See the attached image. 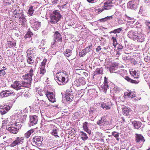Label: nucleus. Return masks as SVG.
<instances>
[{
	"label": "nucleus",
	"instance_id": "obj_1",
	"mask_svg": "<svg viewBox=\"0 0 150 150\" xmlns=\"http://www.w3.org/2000/svg\"><path fill=\"white\" fill-rule=\"evenodd\" d=\"M57 82L59 85L66 84L68 81V73L65 71H59L56 75Z\"/></svg>",
	"mask_w": 150,
	"mask_h": 150
},
{
	"label": "nucleus",
	"instance_id": "obj_2",
	"mask_svg": "<svg viewBox=\"0 0 150 150\" xmlns=\"http://www.w3.org/2000/svg\"><path fill=\"white\" fill-rule=\"evenodd\" d=\"M128 36L129 38H133L140 42H143L144 39V34L137 31L134 32L132 30L129 31L128 32Z\"/></svg>",
	"mask_w": 150,
	"mask_h": 150
},
{
	"label": "nucleus",
	"instance_id": "obj_3",
	"mask_svg": "<svg viewBox=\"0 0 150 150\" xmlns=\"http://www.w3.org/2000/svg\"><path fill=\"white\" fill-rule=\"evenodd\" d=\"M50 17V22L51 24H55L59 21L62 17V16L59 12V11L56 10L53 11Z\"/></svg>",
	"mask_w": 150,
	"mask_h": 150
},
{
	"label": "nucleus",
	"instance_id": "obj_4",
	"mask_svg": "<svg viewBox=\"0 0 150 150\" xmlns=\"http://www.w3.org/2000/svg\"><path fill=\"white\" fill-rule=\"evenodd\" d=\"M73 93L71 89H68L65 94V98L67 101L69 102L72 101L74 97Z\"/></svg>",
	"mask_w": 150,
	"mask_h": 150
},
{
	"label": "nucleus",
	"instance_id": "obj_5",
	"mask_svg": "<svg viewBox=\"0 0 150 150\" xmlns=\"http://www.w3.org/2000/svg\"><path fill=\"white\" fill-rule=\"evenodd\" d=\"M24 139V137H17L16 139L11 143L10 146L14 147L19 144H22L23 141Z\"/></svg>",
	"mask_w": 150,
	"mask_h": 150
},
{
	"label": "nucleus",
	"instance_id": "obj_6",
	"mask_svg": "<svg viewBox=\"0 0 150 150\" xmlns=\"http://www.w3.org/2000/svg\"><path fill=\"white\" fill-rule=\"evenodd\" d=\"M33 143L38 146H40L42 144V139L41 137H35L33 139Z\"/></svg>",
	"mask_w": 150,
	"mask_h": 150
},
{
	"label": "nucleus",
	"instance_id": "obj_7",
	"mask_svg": "<svg viewBox=\"0 0 150 150\" xmlns=\"http://www.w3.org/2000/svg\"><path fill=\"white\" fill-rule=\"evenodd\" d=\"M91 124V123L86 122L83 124V130L87 132L88 134L91 133V130L90 129Z\"/></svg>",
	"mask_w": 150,
	"mask_h": 150
},
{
	"label": "nucleus",
	"instance_id": "obj_8",
	"mask_svg": "<svg viewBox=\"0 0 150 150\" xmlns=\"http://www.w3.org/2000/svg\"><path fill=\"white\" fill-rule=\"evenodd\" d=\"M11 108L10 106L8 105H4L0 106V113L2 115H4L7 113Z\"/></svg>",
	"mask_w": 150,
	"mask_h": 150
},
{
	"label": "nucleus",
	"instance_id": "obj_9",
	"mask_svg": "<svg viewBox=\"0 0 150 150\" xmlns=\"http://www.w3.org/2000/svg\"><path fill=\"white\" fill-rule=\"evenodd\" d=\"M38 120V117L36 115L30 116L29 122L30 126H32L37 124Z\"/></svg>",
	"mask_w": 150,
	"mask_h": 150
},
{
	"label": "nucleus",
	"instance_id": "obj_10",
	"mask_svg": "<svg viewBox=\"0 0 150 150\" xmlns=\"http://www.w3.org/2000/svg\"><path fill=\"white\" fill-rule=\"evenodd\" d=\"M45 95L49 100L51 102L54 103L56 101L54 98V95L52 92L47 91Z\"/></svg>",
	"mask_w": 150,
	"mask_h": 150
},
{
	"label": "nucleus",
	"instance_id": "obj_11",
	"mask_svg": "<svg viewBox=\"0 0 150 150\" xmlns=\"http://www.w3.org/2000/svg\"><path fill=\"white\" fill-rule=\"evenodd\" d=\"M11 86L13 88L16 90H18L23 88V86L21 82L19 81H15Z\"/></svg>",
	"mask_w": 150,
	"mask_h": 150
},
{
	"label": "nucleus",
	"instance_id": "obj_12",
	"mask_svg": "<svg viewBox=\"0 0 150 150\" xmlns=\"http://www.w3.org/2000/svg\"><path fill=\"white\" fill-rule=\"evenodd\" d=\"M6 129L7 130L9 131L10 132L13 134H16L18 131V128L12 126H7Z\"/></svg>",
	"mask_w": 150,
	"mask_h": 150
},
{
	"label": "nucleus",
	"instance_id": "obj_13",
	"mask_svg": "<svg viewBox=\"0 0 150 150\" xmlns=\"http://www.w3.org/2000/svg\"><path fill=\"white\" fill-rule=\"evenodd\" d=\"M54 40L55 42L57 41L61 42L62 41V37L59 32L57 31L55 32Z\"/></svg>",
	"mask_w": 150,
	"mask_h": 150
},
{
	"label": "nucleus",
	"instance_id": "obj_14",
	"mask_svg": "<svg viewBox=\"0 0 150 150\" xmlns=\"http://www.w3.org/2000/svg\"><path fill=\"white\" fill-rule=\"evenodd\" d=\"M41 23L38 21L34 22L31 25V27L35 31H36L39 29Z\"/></svg>",
	"mask_w": 150,
	"mask_h": 150
},
{
	"label": "nucleus",
	"instance_id": "obj_15",
	"mask_svg": "<svg viewBox=\"0 0 150 150\" xmlns=\"http://www.w3.org/2000/svg\"><path fill=\"white\" fill-rule=\"evenodd\" d=\"M114 1V0H108L106 2L104 3V6L105 9H111L112 5L111 4L113 3L112 2Z\"/></svg>",
	"mask_w": 150,
	"mask_h": 150
},
{
	"label": "nucleus",
	"instance_id": "obj_16",
	"mask_svg": "<svg viewBox=\"0 0 150 150\" xmlns=\"http://www.w3.org/2000/svg\"><path fill=\"white\" fill-rule=\"evenodd\" d=\"M105 117L104 116L100 120H99L97 122V124L100 126H103L105 125H107V122L106 121Z\"/></svg>",
	"mask_w": 150,
	"mask_h": 150
},
{
	"label": "nucleus",
	"instance_id": "obj_17",
	"mask_svg": "<svg viewBox=\"0 0 150 150\" xmlns=\"http://www.w3.org/2000/svg\"><path fill=\"white\" fill-rule=\"evenodd\" d=\"M50 126L52 127L53 128L52 131L50 132V133L53 135H54L55 137H59V136L57 134L58 130V129L54 126L53 125H51Z\"/></svg>",
	"mask_w": 150,
	"mask_h": 150
},
{
	"label": "nucleus",
	"instance_id": "obj_18",
	"mask_svg": "<svg viewBox=\"0 0 150 150\" xmlns=\"http://www.w3.org/2000/svg\"><path fill=\"white\" fill-rule=\"evenodd\" d=\"M136 141L137 142H143L145 141L144 137L141 134H136Z\"/></svg>",
	"mask_w": 150,
	"mask_h": 150
},
{
	"label": "nucleus",
	"instance_id": "obj_19",
	"mask_svg": "<svg viewBox=\"0 0 150 150\" xmlns=\"http://www.w3.org/2000/svg\"><path fill=\"white\" fill-rule=\"evenodd\" d=\"M107 79L105 77L104 78V81L103 84L101 86V88L103 90V91L105 93H106V91L108 88V85L107 82Z\"/></svg>",
	"mask_w": 150,
	"mask_h": 150
},
{
	"label": "nucleus",
	"instance_id": "obj_20",
	"mask_svg": "<svg viewBox=\"0 0 150 150\" xmlns=\"http://www.w3.org/2000/svg\"><path fill=\"white\" fill-rule=\"evenodd\" d=\"M10 91L6 90L0 93V95L2 97H6L11 95L12 93L10 92Z\"/></svg>",
	"mask_w": 150,
	"mask_h": 150
},
{
	"label": "nucleus",
	"instance_id": "obj_21",
	"mask_svg": "<svg viewBox=\"0 0 150 150\" xmlns=\"http://www.w3.org/2000/svg\"><path fill=\"white\" fill-rule=\"evenodd\" d=\"M76 82L77 83V84H76L77 86H79L80 85H83L85 84L86 83L85 79L84 78H79L76 81Z\"/></svg>",
	"mask_w": 150,
	"mask_h": 150
},
{
	"label": "nucleus",
	"instance_id": "obj_22",
	"mask_svg": "<svg viewBox=\"0 0 150 150\" xmlns=\"http://www.w3.org/2000/svg\"><path fill=\"white\" fill-rule=\"evenodd\" d=\"M103 72V68L101 67L100 68H97L93 74V76L98 74H102Z\"/></svg>",
	"mask_w": 150,
	"mask_h": 150
},
{
	"label": "nucleus",
	"instance_id": "obj_23",
	"mask_svg": "<svg viewBox=\"0 0 150 150\" xmlns=\"http://www.w3.org/2000/svg\"><path fill=\"white\" fill-rule=\"evenodd\" d=\"M124 78L128 82H130L132 83L137 84H138L139 82L138 81H137L136 80L132 79L127 76H125Z\"/></svg>",
	"mask_w": 150,
	"mask_h": 150
},
{
	"label": "nucleus",
	"instance_id": "obj_24",
	"mask_svg": "<svg viewBox=\"0 0 150 150\" xmlns=\"http://www.w3.org/2000/svg\"><path fill=\"white\" fill-rule=\"evenodd\" d=\"M122 112L124 115H129V113L131 111V109L127 107H124L122 109Z\"/></svg>",
	"mask_w": 150,
	"mask_h": 150
},
{
	"label": "nucleus",
	"instance_id": "obj_25",
	"mask_svg": "<svg viewBox=\"0 0 150 150\" xmlns=\"http://www.w3.org/2000/svg\"><path fill=\"white\" fill-rule=\"evenodd\" d=\"M117 65H116L115 64H112V65L110 67V72L112 73H115V72H116V70L117 69Z\"/></svg>",
	"mask_w": 150,
	"mask_h": 150
},
{
	"label": "nucleus",
	"instance_id": "obj_26",
	"mask_svg": "<svg viewBox=\"0 0 150 150\" xmlns=\"http://www.w3.org/2000/svg\"><path fill=\"white\" fill-rule=\"evenodd\" d=\"M35 50L33 49H28L26 52L27 53L28 57H33V55L34 54Z\"/></svg>",
	"mask_w": 150,
	"mask_h": 150
},
{
	"label": "nucleus",
	"instance_id": "obj_27",
	"mask_svg": "<svg viewBox=\"0 0 150 150\" xmlns=\"http://www.w3.org/2000/svg\"><path fill=\"white\" fill-rule=\"evenodd\" d=\"M32 76L28 74H26L25 76H23L24 80L29 82H31L32 80Z\"/></svg>",
	"mask_w": 150,
	"mask_h": 150
},
{
	"label": "nucleus",
	"instance_id": "obj_28",
	"mask_svg": "<svg viewBox=\"0 0 150 150\" xmlns=\"http://www.w3.org/2000/svg\"><path fill=\"white\" fill-rule=\"evenodd\" d=\"M132 123L133 124L134 127L137 129L139 128L142 125V123L140 122L137 121H134Z\"/></svg>",
	"mask_w": 150,
	"mask_h": 150
},
{
	"label": "nucleus",
	"instance_id": "obj_29",
	"mask_svg": "<svg viewBox=\"0 0 150 150\" xmlns=\"http://www.w3.org/2000/svg\"><path fill=\"white\" fill-rule=\"evenodd\" d=\"M31 82H29L28 81H22L21 83L23 87H28L30 85Z\"/></svg>",
	"mask_w": 150,
	"mask_h": 150
},
{
	"label": "nucleus",
	"instance_id": "obj_30",
	"mask_svg": "<svg viewBox=\"0 0 150 150\" xmlns=\"http://www.w3.org/2000/svg\"><path fill=\"white\" fill-rule=\"evenodd\" d=\"M126 18L127 20V23L130 24H132L135 21V20L133 18L127 16H126Z\"/></svg>",
	"mask_w": 150,
	"mask_h": 150
},
{
	"label": "nucleus",
	"instance_id": "obj_31",
	"mask_svg": "<svg viewBox=\"0 0 150 150\" xmlns=\"http://www.w3.org/2000/svg\"><path fill=\"white\" fill-rule=\"evenodd\" d=\"M136 1H129L127 4V6L129 8L131 9H133L134 8L135 6V3Z\"/></svg>",
	"mask_w": 150,
	"mask_h": 150
},
{
	"label": "nucleus",
	"instance_id": "obj_32",
	"mask_svg": "<svg viewBox=\"0 0 150 150\" xmlns=\"http://www.w3.org/2000/svg\"><path fill=\"white\" fill-rule=\"evenodd\" d=\"M125 95L129 97L132 98L135 96V95L133 92H129L128 93H125Z\"/></svg>",
	"mask_w": 150,
	"mask_h": 150
},
{
	"label": "nucleus",
	"instance_id": "obj_33",
	"mask_svg": "<svg viewBox=\"0 0 150 150\" xmlns=\"http://www.w3.org/2000/svg\"><path fill=\"white\" fill-rule=\"evenodd\" d=\"M35 11V9L33 8V6H31L29 8V9L28 10V14L29 16H30L33 15V12Z\"/></svg>",
	"mask_w": 150,
	"mask_h": 150
},
{
	"label": "nucleus",
	"instance_id": "obj_34",
	"mask_svg": "<svg viewBox=\"0 0 150 150\" xmlns=\"http://www.w3.org/2000/svg\"><path fill=\"white\" fill-rule=\"evenodd\" d=\"M26 115H23V114H21L20 115L19 118V121L23 123L26 120Z\"/></svg>",
	"mask_w": 150,
	"mask_h": 150
},
{
	"label": "nucleus",
	"instance_id": "obj_35",
	"mask_svg": "<svg viewBox=\"0 0 150 150\" xmlns=\"http://www.w3.org/2000/svg\"><path fill=\"white\" fill-rule=\"evenodd\" d=\"M34 132L33 129H31L28 131L25 134V137L26 138H29L31 134L33 133Z\"/></svg>",
	"mask_w": 150,
	"mask_h": 150
},
{
	"label": "nucleus",
	"instance_id": "obj_36",
	"mask_svg": "<svg viewBox=\"0 0 150 150\" xmlns=\"http://www.w3.org/2000/svg\"><path fill=\"white\" fill-rule=\"evenodd\" d=\"M112 135L116 138L117 140V141L119 140V137L120 134L119 133L117 132H112Z\"/></svg>",
	"mask_w": 150,
	"mask_h": 150
},
{
	"label": "nucleus",
	"instance_id": "obj_37",
	"mask_svg": "<svg viewBox=\"0 0 150 150\" xmlns=\"http://www.w3.org/2000/svg\"><path fill=\"white\" fill-rule=\"evenodd\" d=\"M7 45L9 47L11 48L15 46L16 43L14 42L8 41Z\"/></svg>",
	"mask_w": 150,
	"mask_h": 150
},
{
	"label": "nucleus",
	"instance_id": "obj_38",
	"mask_svg": "<svg viewBox=\"0 0 150 150\" xmlns=\"http://www.w3.org/2000/svg\"><path fill=\"white\" fill-rule=\"evenodd\" d=\"M17 17L19 18L20 21L21 22H25L26 21L25 18V16H24L23 14L21 13V15L17 16Z\"/></svg>",
	"mask_w": 150,
	"mask_h": 150
},
{
	"label": "nucleus",
	"instance_id": "obj_39",
	"mask_svg": "<svg viewBox=\"0 0 150 150\" xmlns=\"http://www.w3.org/2000/svg\"><path fill=\"white\" fill-rule=\"evenodd\" d=\"M20 121L18 120H17L16 121V123H15V125L16 126V128H18V129L21 128V127L22 125H21V122H19L18 121Z\"/></svg>",
	"mask_w": 150,
	"mask_h": 150
},
{
	"label": "nucleus",
	"instance_id": "obj_40",
	"mask_svg": "<svg viewBox=\"0 0 150 150\" xmlns=\"http://www.w3.org/2000/svg\"><path fill=\"white\" fill-rule=\"evenodd\" d=\"M45 43V40L43 39L41 41V44L39 46V48L40 49L42 48L43 49V50L45 49V47H43V46H44Z\"/></svg>",
	"mask_w": 150,
	"mask_h": 150
},
{
	"label": "nucleus",
	"instance_id": "obj_41",
	"mask_svg": "<svg viewBox=\"0 0 150 150\" xmlns=\"http://www.w3.org/2000/svg\"><path fill=\"white\" fill-rule=\"evenodd\" d=\"M6 69L5 67H3L0 70V76H4L6 74L5 70Z\"/></svg>",
	"mask_w": 150,
	"mask_h": 150
},
{
	"label": "nucleus",
	"instance_id": "obj_42",
	"mask_svg": "<svg viewBox=\"0 0 150 150\" xmlns=\"http://www.w3.org/2000/svg\"><path fill=\"white\" fill-rule=\"evenodd\" d=\"M28 63L30 64H33L34 62V57H28L27 59Z\"/></svg>",
	"mask_w": 150,
	"mask_h": 150
},
{
	"label": "nucleus",
	"instance_id": "obj_43",
	"mask_svg": "<svg viewBox=\"0 0 150 150\" xmlns=\"http://www.w3.org/2000/svg\"><path fill=\"white\" fill-rule=\"evenodd\" d=\"M71 53L72 52L71 50L69 49H67L65 51L64 54L66 56L68 57L71 55Z\"/></svg>",
	"mask_w": 150,
	"mask_h": 150
},
{
	"label": "nucleus",
	"instance_id": "obj_44",
	"mask_svg": "<svg viewBox=\"0 0 150 150\" xmlns=\"http://www.w3.org/2000/svg\"><path fill=\"white\" fill-rule=\"evenodd\" d=\"M81 133L82 134L81 135V137L82 139L84 140H86L88 138V137L86 134L83 132Z\"/></svg>",
	"mask_w": 150,
	"mask_h": 150
},
{
	"label": "nucleus",
	"instance_id": "obj_45",
	"mask_svg": "<svg viewBox=\"0 0 150 150\" xmlns=\"http://www.w3.org/2000/svg\"><path fill=\"white\" fill-rule=\"evenodd\" d=\"M101 106L103 108L106 110L109 109L110 108V105L106 104H103Z\"/></svg>",
	"mask_w": 150,
	"mask_h": 150
},
{
	"label": "nucleus",
	"instance_id": "obj_46",
	"mask_svg": "<svg viewBox=\"0 0 150 150\" xmlns=\"http://www.w3.org/2000/svg\"><path fill=\"white\" fill-rule=\"evenodd\" d=\"M112 18V16H107L105 18L100 19V21L101 22H105L107 21L108 20H110Z\"/></svg>",
	"mask_w": 150,
	"mask_h": 150
},
{
	"label": "nucleus",
	"instance_id": "obj_47",
	"mask_svg": "<svg viewBox=\"0 0 150 150\" xmlns=\"http://www.w3.org/2000/svg\"><path fill=\"white\" fill-rule=\"evenodd\" d=\"M46 69L44 67H41L40 68V74L43 75L46 72Z\"/></svg>",
	"mask_w": 150,
	"mask_h": 150
},
{
	"label": "nucleus",
	"instance_id": "obj_48",
	"mask_svg": "<svg viewBox=\"0 0 150 150\" xmlns=\"http://www.w3.org/2000/svg\"><path fill=\"white\" fill-rule=\"evenodd\" d=\"M111 40H113V45L115 47L117 44V40L114 37H112Z\"/></svg>",
	"mask_w": 150,
	"mask_h": 150
},
{
	"label": "nucleus",
	"instance_id": "obj_49",
	"mask_svg": "<svg viewBox=\"0 0 150 150\" xmlns=\"http://www.w3.org/2000/svg\"><path fill=\"white\" fill-rule=\"evenodd\" d=\"M86 50L84 49L82 50L79 52V55L80 56H83L85 55L86 54Z\"/></svg>",
	"mask_w": 150,
	"mask_h": 150
},
{
	"label": "nucleus",
	"instance_id": "obj_50",
	"mask_svg": "<svg viewBox=\"0 0 150 150\" xmlns=\"http://www.w3.org/2000/svg\"><path fill=\"white\" fill-rule=\"evenodd\" d=\"M46 93V92L44 91H39L38 92V94L40 96H43L44 95H45Z\"/></svg>",
	"mask_w": 150,
	"mask_h": 150
},
{
	"label": "nucleus",
	"instance_id": "obj_51",
	"mask_svg": "<svg viewBox=\"0 0 150 150\" xmlns=\"http://www.w3.org/2000/svg\"><path fill=\"white\" fill-rule=\"evenodd\" d=\"M47 60L46 59H44L42 62L41 63V67H45V63L47 62Z\"/></svg>",
	"mask_w": 150,
	"mask_h": 150
},
{
	"label": "nucleus",
	"instance_id": "obj_52",
	"mask_svg": "<svg viewBox=\"0 0 150 150\" xmlns=\"http://www.w3.org/2000/svg\"><path fill=\"white\" fill-rule=\"evenodd\" d=\"M115 33H119L122 30V28H119L116 29H115Z\"/></svg>",
	"mask_w": 150,
	"mask_h": 150
},
{
	"label": "nucleus",
	"instance_id": "obj_53",
	"mask_svg": "<svg viewBox=\"0 0 150 150\" xmlns=\"http://www.w3.org/2000/svg\"><path fill=\"white\" fill-rule=\"evenodd\" d=\"M124 70H117L115 72V73H117L120 74L121 76L122 75V72H123Z\"/></svg>",
	"mask_w": 150,
	"mask_h": 150
},
{
	"label": "nucleus",
	"instance_id": "obj_54",
	"mask_svg": "<svg viewBox=\"0 0 150 150\" xmlns=\"http://www.w3.org/2000/svg\"><path fill=\"white\" fill-rule=\"evenodd\" d=\"M13 14H14V16H15V18L18 17L17 16H16H16L17 14H18V16H20V15H21V13H17V11H16V10H15V11L14 12Z\"/></svg>",
	"mask_w": 150,
	"mask_h": 150
},
{
	"label": "nucleus",
	"instance_id": "obj_55",
	"mask_svg": "<svg viewBox=\"0 0 150 150\" xmlns=\"http://www.w3.org/2000/svg\"><path fill=\"white\" fill-rule=\"evenodd\" d=\"M150 57H147L146 58H145L144 59L145 61L147 62H149L150 61Z\"/></svg>",
	"mask_w": 150,
	"mask_h": 150
},
{
	"label": "nucleus",
	"instance_id": "obj_56",
	"mask_svg": "<svg viewBox=\"0 0 150 150\" xmlns=\"http://www.w3.org/2000/svg\"><path fill=\"white\" fill-rule=\"evenodd\" d=\"M104 8H98V12L99 13H101L104 10V9H106L105 8L104 5ZM106 9L107 10V9Z\"/></svg>",
	"mask_w": 150,
	"mask_h": 150
},
{
	"label": "nucleus",
	"instance_id": "obj_57",
	"mask_svg": "<svg viewBox=\"0 0 150 150\" xmlns=\"http://www.w3.org/2000/svg\"><path fill=\"white\" fill-rule=\"evenodd\" d=\"M113 89L115 91H116V92H117V91H119L120 90V88H119L115 87L113 88Z\"/></svg>",
	"mask_w": 150,
	"mask_h": 150
},
{
	"label": "nucleus",
	"instance_id": "obj_58",
	"mask_svg": "<svg viewBox=\"0 0 150 150\" xmlns=\"http://www.w3.org/2000/svg\"><path fill=\"white\" fill-rule=\"evenodd\" d=\"M33 69H31L29 72V73L28 74H30V75H31V76H32L33 75Z\"/></svg>",
	"mask_w": 150,
	"mask_h": 150
},
{
	"label": "nucleus",
	"instance_id": "obj_59",
	"mask_svg": "<svg viewBox=\"0 0 150 150\" xmlns=\"http://www.w3.org/2000/svg\"><path fill=\"white\" fill-rule=\"evenodd\" d=\"M84 50H86V53L88 52L90 50V47H86L84 49Z\"/></svg>",
	"mask_w": 150,
	"mask_h": 150
},
{
	"label": "nucleus",
	"instance_id": "obj_60",
	"mask_svg": "<svg viewBox=\"0 0 150 150\" xmlns=\"http://www.w3.org/2000/svg\"><path fill=\"white\" fill-rule=\"evenodd\" d=\"M146 25L148 26V28L150 30V22H146Z\"/></svg>",
	"mask_w": 150,
	"mask_h": 150
},
{
	"label": "nucleus",
	"instance_id": "obj_61",
	"mask_svg": "<svg viewBox=\"0 0 150 150\" xmlns=\"http://www.w3.org/2000/svg\"><path fill=\"white\" fill-rule=\"evenodd\" d=\"M11 3V2H5L4 1V4L6 6H9L10 4Z\"/></svg>",
	"mask_w": 150,
	"mask_h": 150
},
{
	"label": "nucleus",
	"instance_id": "obj_62",
	"mask_svg": "<svg viewBox=\"0 0 150 150\" xmlns=\"http://www.w3.org/2000/svg\"><path fill=\"white\" fill-rule=\"evenodd\" d=\"M123 47V46L121 45L120 44L118 45V46L117 47V48H118V49L119 50H121L122 49Z\"/></svg>",
	"mask_w": 150,
	"mask_h": 150
},
{
	"label": "nucleus",
	"instance_id": "obj_63",
	"mask_svg": "<svg viewBox=\"0 0 150 150\" xmlns=\"http://www.w3.org/2000/svg\"><path fill=\"white\" fill-rule=\"evenodd\" d=\"M101 49V47L100 46H98L97 48H96V50L97 52H99Z\"/></svg>",
	"mask_w": 150,
	"mask_h": 150
},
{
	"label": "nucleus",
	"instance_id": "obj_64",
	"mask_svg": "<svg viewBox=\"0 0 150 150\" xmlns=\"http://www.w3.org/2000/svg\"><path fill=\"white\" fill-rule=\"evenodd\" d=\"M130 150H137V147L135 146H133L131 148Z\"/></svg>",
	"mask_w": 150,
	"mask_h": 150
}]
</instances>
